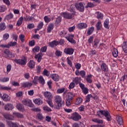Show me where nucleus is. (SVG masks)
I'll use <instances>...</instances> for the list:
<instances>
[{
	"label": "nucleus",
	"mask_w": 127,
	"mask_h": 127,
	"mask_svg": "<svg viewBox=\"0 0 127 127\" xmlns=\"http://www.w3.org/2000/svg\"><path fill=\"white\" fill-rule=\"evenodd\" d=\"M55 103L57 104V105H56V109L57 110H59L62 107L63 105H64V103L62 102V98L59 95L55 96Z\"/></svg>",
	"instance_id": "1"
},
{
	"label": "nucleus",
	"mask_w": 127,
	"mask_h": 127,
	"mask_svg": "<svg viewBox=\"0 0 127 127\" xmlns=\"http://www.w3.org/2000/svg\"><path fill=\"white\" fill-rule=\"evenodd\" d=\"M97 116H99V117H100V115L104 116V117L106 118L107 121H108V122H111V115H110V113H109L108 111H106L100 110L99 111H97Z\"/></svg>",
	"instance_id": "2"
},
{
	"label": "nucleus",
	"mask_w": 127,
	"mask_h": 127,
	"mask_svg": "<svg viewBox=\"0 0 127 127\" xmlns=\"http://www.w3.org/2000/svg\"><path fill=\"white\" fill-rule=\"evenodd\" d=\"M70 11H73V13H69V12H63L61 13V15L64 17V18H66V19H72L74 16H75V14L76 13L75 11H74L72 9L70 10Z\"/></svg>",
	"instance_id": "3"
},
{
	"label": "nucleus",
	"mask_w": 127,
	"mask_h": 127,
	"mask_svg": "<svg viewBox=\"0 0 127 127\" xmlns=\"http://www.w3.org/2000/svg\"><path fill=\"white\" fill-rule=\"evenodd\" d=\"M84 5H85V4L83 2H77L75 4V6L76 9L81 12H83L84 10H85V7Z\"/></svg>",
	"instance_id": "4"
},
{
	"label": "nucleus",
	"mask_w": 127,
	"mask_h": 127,
	"mask_svg": "<svg viewBox=\"0 0 127 127\" xmlns=\"http://www.w3.org/2000/svg\"><path fill=\"white\" fill-rule=\"evenodd\" d=\"M14 62L15 63H17V64L24 66V65H26V63H27V59L26 57H24L23 59H16L14 60Z\"/></svg>",
	"instance_id": "5"
},
{
	"label": "nucleus",
	"mask_w": 127,
	"mask_h": 127,
	"mask_svg": "<svg viewBox=\"0 0 127 127\" xmlns=\"http://www.w3.org/2000/svg\"><path fill=\"white\" fill-rule=\"evenodd\" d=\"M22 103L24 106L30 107V108H33L34 105L32 104L31 100L28 99H25L22 101Z\"/></svg>",
	"instance_id": "6"
},
{
	"label": "nucleus",
	"mask_w": 127,
	"mask_h": 127,
	"mask_svg": "<svg viewBox=\"0 0 127 127\" xmlns=\"http://www.w3.org/2000/svg\"><path fill=\"white\" fill-rule=\"evenodd\" d=\"M4 53L5 54V58H13L15 56L8 49H5L4 50Z\"/></svg>",
	"instance_id": "7"
},
{
	"label": "nucleus",
	"mask_w": 127,
	"mask_h": 127,
	"mask_svg": "<svg viewBox=\"0 0 127 127\" xmlns=\"http://www.w3.org/2000/svg\"><path fill=\"white\" fill-rule=\"evenodd\" d=\"M71 119L73 120V121H78L79 120H81L82 117H81V115H80V114H79L78 113L75 112L72 114Z\"/></svg>",
	"instance_id": "8"
},
{
	"label": "nucleus",
	"mask_w": 127,
	"mask_h": 127,
	"mask_svg": "<svg viewBox=\"0 0 127 127\" xmlns=\"http://www.w3.org/2000/svg\"><path fill=\"white\" fill-rule=\"evenodd\" d=\"M44 96L46 99H47V100H51L53 98L52 94H51L50 92L48 91L45 92L44 93Z\"/></svg>",
	"instance_id": "9"
},
{
	"label": "nucleus",
	"mask_w": 127,
	"mask_h": 127,
	"mask_svg": "<svg viewBox=\"0 0 127 127\" xmlns=\"http://www.w3.org/2000/svg\"><path fill=\"white\" fill-rule=\"evenodd\" d=\"M64 53L65 54H68V55H72L74 53V50L72 48H66L64 50Z\"/></svg>",
	"instance_id": "10"
},
{
	"label": "nucleus",
	"mask_w": 127,
	"mask_h": 127,
	"mask_svg": "<svg viewBox=\"0 0 127 127\" xmlns=\"http://www.w3.org/2000/svg\"><path fill=\"white\" fill-rule=\"evenodd\" d=\"M101 69L102 71H103V72H108L109 70V68L108 67V65H107V64L106 63H102L101 65Z\"/></svg>",
	"instance_id": "11"
},
{
	"label": "nucleus",
	"mask_w": 127,
	"mask_h": 127,
	"mask_svg": "<svg viewBox=\"0 0 127 127\" xmlns=\"http://www.w3.org/2000/svg\"><path fill=\"white\" fill-rule=\"evenodd\" d=\"M51 78H52V79L54 80V81H55L56 82H58V81H59L60 77L58 74L56 73H54L51 75Z\"/></svg>",
	"instance_id": "12"
},
{
	"label": "nucleus",
	"mask_w": 127,
	"mask_h": 127,
	"mask_svg": "<svg viewBox=\"0 0 127 127\" xmlns=\"http://www.w3.org/2000/svg\"><path fill=\"white\" fill-rule=\"evenodd\" d=\"M49 45L50 47L53 48V47H55V46H57V45H59V42L54 40L51 42L49 43Z\"/></svg>",
	"instance_id": "13"
},
{
	"label": "nucleus",
	"mask_w": 127,
	"mask_h": 127,
	"mask_svg": "<svg viewBox=\"0 0 127 127\" xmlns=\"http://www.w3.org/2000/svg\"><path fill=\"white\" fill-rule=\"evenodd\" d=\"M14 107L13 105L11 104H6L4 106V109L6 111H9L12 110Z\"/></svg>",
	"instance_id": "14"
},
{
	"label": "nucleus",
	"mask_w": 127,
	"mask_h": 127,
	"mask_svg": "<svg viewBox=\"0 0 127 127\" xmlns=\"http://www.w3.org/2000/svg\"><path fill=\"white\" fill-rule=\"evenodd\" d=\"M88 25H87V24L85 23H80L77 25V28H79V29H82L83 28H86L87 27Z\"/></svg>",
	"instance_id": "15"
},
{
	"label": "nucleus",
	"mask_w": 127,
	"mask_h": 127,
	"mask_svg": "<svg viewBox=\"0 0 127 127\" xmlns=\"http://www.w3.org/2000/svg\"><path fill=\"white\" fill-rule=\"evenodd\" d=\"M53 28H54V24L53 23H50L48 26L47 32L48 33H50V32L53 30Z\"/></svg>",
	"instance_id": "16"
},
{
	"label": "nucleus",
	"mask_w": 127,
	"mask_h": 127,
	"mask_svg": "<svg viewBox=\"0 0 127 127\" xmlns=\"http://www.w3.org/2000/svg\"><path fill=\"white\" fill-rule=\"evenodd\" d=\"M32 83L29 82H23L22 83V87L23 88H28V87H31Z\"/></svg>",
	"instance_id": "17"
},
{
	"label": "nucleus",
	"mask_w": 127,
	"mask_h": 127,
	"mask_svg": "<svg viewBox=\"0 0 127 127\" xmlns=\"http://www.w3.org/2000/svg\"><path fill=\"white\" fill-rule=\"evenodd\" d=\"M35 66V62L33 60H30L28 66L30 69H33Z\"/></svg>",
	"instance_id": "18"
},
{
	"label": "nucleus",
	"mask_w": 127,
	"mask_h": 127,
	"mask_svg": "<svg viewBox=\"0 0 127 127\" xmlns=\"http://www.w3.org/2000/svg\"><path fill=\"white\" fill-rule=\"evenodd\" d=\"M34 102L35 104H36V105H38V106L43 104V101L40 98L36 99L35 100H34Z\"/></svg>",
	"instance_id": "19"
},
{
	"label": "nucleus",
	"mask_w": 127,
	"mask_h": 127,
	"mask_svg": "<svg viewBox=\"0 0 127 127\" xmlns=\"http://www.w3.org/2000/svg\"><path fill=\"white\" fill-rule=\"evenodd\" d=\"M17 109L20 112H23L24 111V107L21 104H18L16 106Z\"/></svg>",
	"instance_id": "20"
},
{
	"label": "nucleus",
	"mask_w": 127,
	"mask_h": 127,
	"mask_svg": "<svg viewBox=\"0 0 127 127\" xmlns=\"http://www.w3.org/2000/svg\"><path fill=\"white\" fill-rule=\"evenodd\" d=\"M2 99L5 102H8V101H10V97L7 95V94H3Z\"/></svg>",
	"instance_id": "21"
},
{
	"label": "nucleus",
	"mask_w": 127,
	"mask_h": 127,
	"mask_svg": "<svg viewBox=\"0 0 127 127\" xmlns=\"http://www.w3.org/2000/svg\"><path fill=\"white\" fill-rule=\"evenodd\" d=\"M116 119L119 125H120V126H121V125H123V124H124V121H123V118H122V117L117 116L116 117Z\"/></svg>",
	"instance_id": "22"
},
{
	"label": "nucleus",
	"mask_w": 127,
	"mask_h": 127,
	"mask_svg": "<svg viewBox=\"0 0 127 127\" xmlns=\"http://www.w3.org/2000/svg\"><path fill=\"white\" fill-rule=\"evenodd\" d=\"M7 125L9 127H18V125L16 123L12 122H8Z\"/></svg>",
	"instance_id": "23"
},
{
	"label": "nucleus",
	"mask_w": 127,
	"mask_h": 127,
	"mask_svg": "<svg viewBox=\"0 0 127 127\" xmlns=\"http://www.w3.org/2000/svg\"><path fill=\"white\" fill-rule=\"evenodd\" d=\"M66 39L69 41V42H70V43H76V41L73 39L72 37H71V36L65 37Z\"/></svg>",
	"instance_id": "24"
},
{
	"label": "nucleus",
	"mask_w": 127,
	"mask_h": 127,
	"mask_svg": "<svg viewBox=\"0 0 127 127\" xmlns=\"http://www.w3.org/2000/svg\"><path fill=\"white\" fill-rule=\"evenodd\" d=\"M96 14H97V18H98V19H103V17H104V15L98 11L96 12Z\"/></svg>",
	"instance_id": "25"
},
{
	"label": "nucleus",
	"mask_w": 127,
	"mask_h": 127,
	"mask_svg": "<svg viewBox=\"0 0 127 127\" xmlns=\"http://www.w3.org/2000/svg\"><path fill=\"white\" fill-rule=\"evenodd\" d=\"M6 28V25H5V23H0V31H2V30H4Z\"/></svg>",
	"instance_id": "26"
},
{
	"label": "nucleus",
	"mask_w": 127,
	"mask_h": 127,
	"mask_svg": "<svg viewBox=\"0 0 127 127\" xmlns=\"http://www.w3.org/2000/svg\"><path fill=\"white\" fill-rule=\"evenodd\" d=\"M112 54L114 56V57H118L119 55V52L118 51V49H114L112 52Z\"/></svg>",
	"instance_id": "27"
},
{
	"label": "nucleus",
	"mask_w": 127,
	"mask_h": 127,
	"mask_svg": "<svg viewBox=\"0 0 127 127\" xmlns=\"http://www.w3.org/2000/svg\"><path fill=\"white\" fill-rule=\"evenodd\" d=\"M95 29V27H91L90 28H89L88 30H87V34L88 35H91V34H92L93 33V32H94V30Z\"/></svg>",
	"instance_id": "28"
},
{
	"label": "nucleus",
	"mask_w": 127,
	"mask_h": 127,
	"mask_svg": "<svg viewBox=\"0 0 127 127\" xmlns=\"http://www.w3.org/2000/svg\"><path fill=\"white\" fill-rule=\"evenodd\" d=\"M23 21V17H20L17 22V26H20L21 24H22V22Z\"/></svg>",
	"instance_id": "29"
},
{
	"label": "nucleus",
	"mask_w": 127,
	"mask_h": 127,
	"mask_svg": "<svg viewBox=\"0 0 127 127\" xmlns=\"http://www.w3.org/2000/svg\"><path fill=\"white\" fill-rule=\"evenodd\" d=\"M4 117L6 120H13V116L9 115V114H5L4 115Z\"/></svg>",
	"instance_id": "30"
},
{
	"label": "nucleus",
	"mask_w": 127,
	"mask_h": 127,
	"mask_svg": "<svg viewBox=\"0 0 127 127\" xmlns=\"http://www.w3.org/2000/svg\"><path fill=\"white\" fill-rule=\"evenodd\" d=\"M94 44L93 45V47H94L95 48H97L98 47V45L100 43V40L98 39H95L94 40Z\"/></svg>",
	"instance_id": "31"
},
{
	"label": "nucleus",
	"mask_w": 127,
	"mask_h": 127,
	"mask_svg": "<svg viewBox=\"0 0 127 127\" xmlns=\"http://www.w3.org/2000/svg\"><path fill=\"white\" fill-rule=\"evenodd\" d=\"M40 50V47L38 46H36L34 48L32 49L33 53H35V52H39Z\"/></svg>",
	"instance_id": "32"
},
{
	"label": "nucleus",
	"mask_w": 127,
	"mask_h": 127,
	"mask_svg": "<svg viewBox=\"0 0 127 127\" xmlns=\"http://www.w3.org/2000/svg\"><path fill=\"white\" fill-rule=\"evenodd\" d=\"M96 27L97 30H101V28H102V22L101 21H98L96 25Z\"/></svg>",
	"instance_id": "33"
},
{
	"label": "nucleus",
	"mask_w": 127,
	"mask_h": 127,
	"mask_svg": "<svg viewBox=\"0 0 127 127\" xmlns=\"http://www.w3.org/2000/svg\"><path fill=\"white\" fill-rule=\"evenodd\" d=\"M92 122L94 123H97V124H103L104 121L103 120H99L98 119H94L92 120Z\"/></svg>",
	"instance_id": "34"
},
{
	"label": "nucleus",
	"mask_w": 127,
	"mask_h": 127,
	"mask_svg": "<svg viewBox=\"0 0 127 127\" xmlns=\"http://www.w3.org/2000/svg\"><path fill=\"white\" fill-rule=\"evenodd\" d=\"M73 82L75 83L76 85H78V84H79L80 83H81V78L80 77H75V79L73 80Z\"/></svg>",
	"instance_id": "35"
},
{
	"label": "nucleus",
	"mask_w": 127,
	"mask_h": 127,
	"mask_svg": "<svg viewBox=\"0 0 127 127\" xmlns=\"http://www.w3.org/2000/svg\"><path fill=\"white\" fill-rule=\"evenodd\" d=\"M38 80L39 81V82L42 84V85H44V84H45V80H44V78H43V76H40L38 77Z\"/></svg>",
	"instance_id": "36"
},
{
	"label": "nucleus",
	"mask_w": 127,
	"mask_h": 127,
	"mask_svg": "<svg viewBox=\"0 0 127 127\" xmlns=\"http://www.w3.org/2000/svg\"><path fill=\"white\" fill-rule=\"evenodd\" d=\"M109 19H106V20L104 21V27H105V28H107V29H109V28H110V27H109Z\"/></svg>",
	"instance_id": "37"
},
{
	"label": "nucleus",
	"mask_w": 127,
	"mask_h": 127,
	"mask_svg": "<svg viewBox=\"0 0 127 127\" xmlns=\"http://www.w3.org/2000/svg\"><path fill=\"white\" fill-rule=\"evenodd\" d=\"M123 49L125 53H127V42H125L123 43Z\"/></svg>",
	"instance_id": "38"
},
{
	"label": "nucleus",
	"mask_w": 127,
	"mask_h": 127,
	"mask_svg": "<svg viewBox=\"0 0 127 127\" xmlns=\"http://www.w3.org/2000/svg\"><path fill=\"white\" fill-rule=\"evenodd\" d=\"M46 102L51 108H53V107H54V105H53V103H52V99H48Z\"/></svg>",
	"instance_id": "39"
},
{
	"label": "nucleus",
	"mask_w": 127,
	"mask_h": 127,
	"mask_svg": "<svg viewBox=\"0 0 127 127\" xmlns=\"http://www.w3.org/2000/svg\"><path fill=\"white\" fill-rule=\"evenodd\" d=\"M12 18H13V14L12 13H10L8 15H7L5 17V19L7 20H9V19H12Z\"/></svg>",
	"instance_id": "40"
},
{
	"label": "nucleus",
	"mask_w": 127,
	"mask_h": 127,
	"mask_svg": "<svg viewBox=\"0 0 127 127\" xmlns=\"http://www.w3.org/2000/svg\"><path fill=\"white\" fill-rule=\"evenodd\" d=\"M66 34H67V31L63 30L60 33V36H61V37H65Z\"/></svg>",
	"instance_id": "41"
},
{
	"label": "nucleus",
	"mask_w": 127,
	"mask_h": 127,
	"mask_svg": "<svg viewBox=\"0 0 127 127\" xmlns=\"http://www.w3.org/2000/svg\"><path fill=\"white\" fill-rule=\"evenodd\" d=\"M24 19L25 21H30L33 19V17L26 15L25 17H24Z\"/></svg>",
	"instance_id": "42"
},
{
	"label": "nucleus",
	"mask_w": 127,
	"mask_h": 127,
	"mask_svg": "<svg viewBox=\"0 0 127 127\" xmlns=\"http://www.w3.org/2000/svg\"><path fill=\"white\" fill-rule=\"evenodd\" d=\"M9 81V78L8 77H3L2 78H0V82H8Z\"/></svg>",
	"instance_id": "43"
},
{
	"label": "nucleus",
	"mask_w": 127,
	"mask_h": 127,
	"mask_svg": "<svg viewBox=\"0 0 127 127\" xmlns=\"http://www.w3.org/2000/svg\"><path fill=\"white\" fill-rule=\"evenodd\" d=\"M1 90H4L5 91H9V90H11V87L9 86H1Z\"/></svg>",
	"instance_id": "44"
},
{
	"label": "nucleus",
	"mask_w": 127,
	"mask_h": 127,
	"mask_svg": "<svg viewBox=\"0 0 127 127\" xmlns=\"http://www.w3.org/2000/svg\"><path fill=\"white\" fill-rule=\"evenodd\" d=\"M91 98H93V96L92 95V94H88L86 96V99L85 102L86 103H89V102H90V101L91 100Z\"/></svg>",
	"instance_id": "45"
},
{
	"label": "nucleus",
	"mask_w": 127,
	"mask_h": 127,
	"mask_svg": "<svg viewBox=\"0 0 127 127\" xmlns=\"http://www.w3.org/2000/svg\"><path fill=\"white\" fill-rule=\"evenodd\" d=\"M82 102H83V99H82V98H78L76 99V101L75 102V104L80 105V104H81Z\"/></svg>",
	"instance_id": "46"
},
{
	"label": "nucleus",
	"mask_w": 127,
	"mask_h": 127,
	"mask_svg": "<svg viewBox=\"0 0 127 127\" xmlns=\"http://www.w3.org/2000/svg\"><path fill=\"white\" fill-rule=\"evenodd\" d=\"M72 99H73V95L72 93H68L66 96V99L70 100L71 101Z\"/></svg>",
	"instance_id": "47"
},
{
	"label": "nucleus",
	"mask_w": 127,
	"mask_h": 127,
	"mask_svg": "<svg viewBox=\"0 0 127 127\" xmlns=\"http://www.w3.org/2000/svg\"><path fill=\"white\" fill-rule=\"evenodd\" d=\"M17 43H16V42H11L8 44V48H9V47L11 46L12 47L15 46V45H17Z\"/></svg>",
	"instance_id": "48"
},
{
	"label": "nucleus",
	"mask_w": 127,
	"mask_h": 127,
	"mask_svg": "<svg viewBox=\"0 0 127 127\" xmlns=\"http://www.w3.org/2000/svg\"><path fill=\"white\" fill-rule=\"evenodd\" d=\"M5 10H6V6L4 5L0 6V12H4Z\"/></svg>",
	"instance_id": "49"
},
{
	"label": "nucleus",
	"mask_w": 127,
	"mask_h": 127,
	"mask_svg": "<svg viewBox=\"0 0 127 127\" xmlns=\"http://www.w3.org/2000/svg\"><path fill=\"white\" fill-rule=\"evenodd\" d=\"M13 115H14V116H15L16 117H17V118H23V115L19 113H14Z\"/></svg>",
	"instance_id": "50"
},
{
	"label": "nucleus",
	"mask_w": 127,
	"mask_h": 127,
	"mask_svg": "<svg viewBox=\"0 0 127 127\" xmlns=\"http://www.w3.org/2000/svg\"><path fill=\"white\" fill-rule=\"evenodd\" d=\"M24 37H25V36L23 34H21L19 36V38L21 42H24Z\"/></svg>",
	"instance_id": "51"
},
{
	"label": "nucleus",
	"mask_w": 127,
	"mask_h": 127,
	"mask_svg": "<svg viewBox=\"0 0 127 127\" xmlns=\"http://www.w3.org/2000/svg\"><path fill=\"white\" fill-rule=\"evenodd\" d=\"M44 111H46V112H52V110L50 109L48 106H45L43 107Z\"/></svg>",
	"instance_id": "52"
},
{
	"label": "nucleus",
	"mask_w": 127,
	"mask_h": 127,
	"mask_svg": "<svg viewBox=\"0 0 127 127\" xmlns=\"http://www.w3.org/2000/svg\"><path fill=\"white\" fill-rule=\"evenodd\" d=\"M64 91H65V88H60L57 90V93L58 94H62V93H64Z\"/></svg>",
	"instance_id": "53"
},
{
	"label": "nucleus",
	"mask_w": 127,
	"mask_h": 127,
	"mask_svg": "<svg viewBox=\"0 0 127 127\" xmlns=\"http://www.w3.org/2000/svg\"><path fill=\"white\" fill-rule=\"evenodd\" d=\"M29 46H34L35 45V41L34 40H33L29 42Z\"/></svg>",
	"instance_id": "54"
},
{
	"label": "nucleus",
	"mask_w": 127,
	"mask_h": 127,
	"mask_svg": "<svg viewBox=\"0 0 127 127\" xmlns=\"http://www.w3.org/2000/svg\"><path fill=\"white\" fill-rule=\"evenodd\" d=\"M60 22H61V17H58V18H57V19L56 20L55 23L56 24H59V23H60Z\"/></svg>",
	"instance_id": "55"
},
{
	"label": "nucleus",
	"mask_w": 127,
	"mask_h": 127,
	"mask_svg": "<svg viewBox=\"0 0 127 127\" xmlns=\"http://www.w3.org/2000/svg\"><path fill=\"white\" fill-rule=\"evenodd\" d=\"M8 37H9V35L7 33H5L3 35V40H7V39H8Z\"/></svg>",
	"instance_id": "56"
},
{
	"label": "nucleus",
	"mask_w": 127,
	"mask_h": 127,
	"mask_svg": "<svg viewBox=\"0 0 127 127\" xmlns=\"http://www.w3.org/2000/svg\"><path fill=\"white\" fill-rule=\"evenodd\" d=\"M27 28H28L29 29H32V28H34V24L33 23L29 24L27 26Z\"/></svg>",
	"instance_id": "57"
},
{
	"label": "nucleus",
	"mask_w": 127,
	"mask_h": 127,
	"mask_svg": "<svg viewBox=\"0 0 127 127\" xmlns=\"http://www.w3.org/2000/svg\"><path fill=\"white\" fill-rule=\"evenodd\" d=\"M65 105L67 107L71 105V100L69 99H66Z\"/></svg>",
	"instance_id": "58"
},
{
	"label": "nucleus",
	"mask_w": 127,
	"mask_h": 127,
	"mask_svg": "<svg viewBox=\"0 0 127 127\" xmlns=\"http://www.w3.org/2000/svg\"><path fill=\"white\" fill-rule=\"evenodd\" d=\"M44 20L45 22L48 23V22H50V21L51 20V19H50V18H48L47 16H45L44 17Z\"/></svg>",
	"instance_id": "59"
},
{
	"label": "nucleus",
	"mask_w": 127,
	"mask_h": 127,
	"mask_svg": "<svg viewBox=\"0 0 127 127\" xmlns=\"http://www.w3.org/2000/svg\"><path fill=\"white\" fill-rule=\"evenodd\" d=\"M75 86H76V85L75 84V83L71 82L69 84L68 88H69V89H73L74 88V87H75Z\"/></svg>",
	"instance_id": "60"
},
{
	"label": "nucleus",
	"mask_w": 127,
	"mask_h": 127,
	"mask_svg": "<svg viewBox=\"0 0 127 127\" xmlns=\"http://www.w3.org/2000/svg\"><path fill=\"white\" fill-rule=\"evenodd\" d=\"M82 91H83L84 94H85V95H86V94H88V93H89V89H88L86 87H84L82 89Z\"/></svg>",
	"instance_id": "61"
},
{
	"label": "nucleus",
	"mask_w": 127,
	"mask_h": 127,
	"mask_svg": "<svg viewBox=\"0 0 127 127\" xmlns=\"http://www.w3.org/2000/svg\"><path fill=\"white\" fill-rule=\"evenodd\" d=\"M37 117L39 120H43V116H42V114H38L37 115Z\"/></svg>",
	"instance_id": "62"
},
{
	"label": "nucleus",
	"mask_w": 127,
	"mask_h": 127,
	"mask_svg": "<svg viewBox=\"0 0 127 127\" xmlns=\"http://www.w3.org/2000/svg\"><path fill=\"white\" fill-rule=\"evenodd\" d=\"M47 50V46H45L41 49V51L42 52H46Z\"/></svg>",
	"instance_id": "63"
},
{
	"label": "nucleus",
	"mask_w": 127,
	"mask_h": 127,
	"mask_svg": "<svg viewBox=\"0 0 127 127\" xmlns=\"http://www.w3.org/2000/svg\"><path fill=\"white\" fill-rule=\"evenodd\" d=\"M7 69V72L8 73V72H10V70H11V65L8 64L6 66Z\"/></svg>",
	"instance_id": "64"
}]
</instances>
